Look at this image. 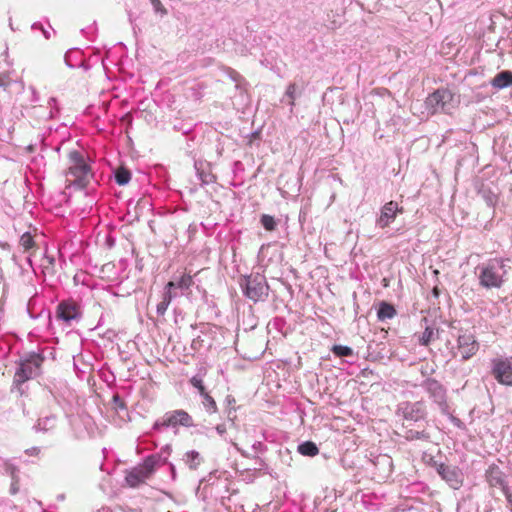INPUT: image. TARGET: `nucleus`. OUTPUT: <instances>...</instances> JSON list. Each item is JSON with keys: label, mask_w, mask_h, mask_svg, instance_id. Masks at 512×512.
Segmentation results:
<instances>
[{"label": "nucleus", "mask_w": 512, "mask_h": 512, "mask_svg": "<svg viewBox=\"0 0 512 512\" xmlns=\"http://www.w3.org/2000/svg\"><path fill=\"white\" fill-rule=\"evenodd\" d=\"M190 383L193 387L198 389L200 395H204L206 393V389L203 385V381L199 376H193L190 379Z\"/></svg>", "instance_id": "c756f323"}, {"label": "nucleus", "mask_w": 512, "mask_h": 512, "mask_svg": "<svg viewBox=\"0 0 512 512\" xmlns=\"http://www.w3.org/2000/svg\"><path fill=\"white\" fill-rule=\"evenodd\" d=\"M333 352L335 355L340 357H349L353 354V351L350 347L343 345H335L333 347Z\"/></svg>", "instance_id": "cd10ccee"}, {"label": "nucleus", "mask_w": 512, "mask_h": 512, "mask_svg": "<svg viewBox=\"0 0 512 512\" xmlns=\"http://www.w3.org/2000/svg\"><path fill=\"white\" fill-rule=\"evenodd\" d=\"M298 452L304 456H315L319 453V449L315 443L306 441L298 446Z\"/></svg>", "instance_id": "f3484780"}, {"label": "nucleus", "mask_w": 512, "mask_h": 512, "mask_svg": "<svg viewBox=\"0 0 512 512\" xmlns=\"http://www.w3.org/2000/svg\"><path fill=\"white\" fill-rule=\"evenodd\" d=\"M131 179V174L127 169L119 168L115 172V180L119 185H126Z\"/></svg>", "instance_id": "4be33fe9"}, {"label": "nucleus", "mask_w": 512, "mask_h": 512, "mask_svg": "<svg viewBox=\"0 0 512 512\" xmlns=\"http://www.w3.org/2000/svg\"><path fill=\"white\" fill-rule=\"evenodd\" d=\"M423 386L429 396L439 406L440 410L443 413H447L448 404L446 401V390L444 387L435 379H427Z\"/></svg>", "instance_id": "6e6552de"}, {"label": "nucleus", "mask_w": 512, "mask_h": 512, "mask_svg": "<svg viewBox=\"0 0 512 512\" xmlns=\"http://www.w3.org/2000/svg\"><path fill=\"white\" fill-rule=\"evenodd\" d=\"M437 472L441 478L453 489H459L463 483V476L460 469L456 466L439 464L437 465Z\"/></svg>", "instance_id": "9d476101"}, {"label": "nucleus", "mask_w": 512, "mask_h": 512, "mask_svg": "<svg viewBox=\"0 0 512 512\" xmlns=\"http://www.w3.org/2000/svg\"><path fill=\"white\" fill-rule=\"evenodd\" d=\"M230 444H232L233 446H236V443L233 441H230Z\"/></svg>", "instance_id": "a18cd8bd"}, {"label": "nucleus", "mask_w": 512, "mask_h": 512, "mask_svg": "<svg viewBox=\"0 0 512 512\" xmlns=\"http://www.w3.org/2000/svg\"><path fill=\"white\" fill-rule=\"evenodd\" d=\"M479 350V343L477 342L474 334L468 331H463L457 338V351L454 356L460 355L461 360L466 361L473 357Z\"/></svg>", "instance_id": "423d86ee"}, {"label": "nucleus", "mask_w": 512, "mask_h": 512, "mask_svg": "<svg viewBox=\"0 0 512 512\" xmlns=\"http://www.w3.org/2000/svg\"><path fill=\"white\" fill-rule=\"evenodd\" d=\"M150 1H151V4H152L155 12L161 13L163 15H165L167 13L166 9L164 8V6L162 5L160 0H150Z\"/></svg>", "instance_id": "72a5a7b5"}, {"label": "nucleus", "mask_w": 512, "mask_h": 512, "mask_svg": "<svg viewBox=\"0 0 512 512\" xmlns=\"http://www.w3.org/2000/svg\"><path fill=\"white\" fill-rule=\"evenodd\" d=\"M69 168L66 174L67 186H76L79 189L86 187L92 178L90 167L78 151L69 152Z\"/></svg>", "instance_id": "f03ea898"}, {"label": "nucleus", "mask_w": 512, "mask_h": 512, "mask_svg": "<svg viewBox=\"0 0 512 512\" xmlns=\"http://www.w3.org/2000/svg\"><path fill=\"white\" fill-rule=\"evenodd\" d=\"M487 478L492 486L502 485L503 479L498 468L492 467L488 471Z\"/></svg>", "instance_id": "aec40b11"}, {"label": "nucleus", "mask_w": 512, "mask_h": 512, "mask_svg": "<svg viewBox=\"0 0 512 512\" xmlns=\"http://www.w3.org/2000/svg\"><path fill=\"white\" fill-rule=\"evenodd\" d=\"M20 243L25 249H29L33 245V239L29 233H25L21 236Z\"/></svg>", "instance_id": "2f4dec72"}, {"label": "nucleus", "mask_w": 512, "mask_h": 512, "mask_svg": "<svg viewBox=\"0 0 512 512\" xmlns=\"http://www.w3.org/2000/svg\"><path fill=\"white\" fill-rule=\"evenodd\" d=\"M10 473H11V476H12V479H13V482L11 484V487H10V492L11 494H16L19 490V487H18V483H17V480H16V476H15V468L14 467H10Z\"/></svg>", "instance_id": "473e14b6"}, {"label": "nucleus", "mask_w": 512, "mask_h": 512, "mask_svg": "<svg viewBox=\"0 0 512 512\" xmlns=\"http://www.w3.org/2000/svg\"><path fill=\"white\" fill-rule=\"evenodd\" d=\"M147 472L140 468L134 469L126 476V482L131 487H136L148 479Z\"/></svg>", "instance_id": "4468645a"}, {"label": "nucleus", "mask_w": 512, "mask_h": 512, "mask_svg": "<svg viewBox=\"0 0 512 512\" xmlns=\"http://www.w3.org/2000/svg\"><path fill=\"white\" fill-rule=\"evenodd\" d=\"M506 261L502 258H494L479 265L477 267L479 284L486 289L500 288L510 268L506 265Z\"/></svg>", "instance_id": "f257e3e1"}, {"label": "nucleus", "mask_w": 512, "mask_h": 512, "mask_svg": "<svg viewBox=\"0 0 512 512\" xmlns=\"http://www.w3.org/2000/svg\"><path fill=\"white\" fill-rule=\"evenodd\" d=\"M56 102V99L55 98H51L50 101H49V104H54Z\"/></svg>", "instance_id": "79ce46f5"}, {"label": "nucleus", "mask_w": 512, "mask_h": 512, "mask_svg": "<svg viewBox=\"0 0 512 512\" xmlns=\"http://www.w3.org/2000/svg\"><path fill=\"white\" fill-rule=\"evenodd\" d=\"M56 419L54 416L51 417H45L42 419H39L36 428L41 431H48L55 426Z\"/></svg>", "instance_id": "b1692460"}, {"label": "nucleus", "mask_w": 512, "mask_h": 512, "mask_svg": "<svg viewBox=\"0 0 512 512\" xmlns=\"http://www.w3.org/2000/svg\"><path fill=\"white\" fill-rule=\"evenodd\" d=\"M226 402H227L228 405H232V404L235 403V399L232 396L228 395L226 397Z\"/></svg>", "instance_id": "58836bf2"}, {"label": "nucleus", "mask_w": 512, "mask_h": 512, "mask_svg": "<svg viewBox=\"0 0 512 512\" xmlns=\"http://www.w3.org/2000/svg\"><path fill=\"white\" fill-rule=\"evenodd\" d=\"M230 444H232L233 446H236V443L233 441H230Z\"/></svg>", "instance_id": "37998d69"}, {"label": "nucleus", "mask_w": 512, "mask_h": 512, "mask_svg": "<svg viewBox=\"0 0 512 512\" xmlns=\"http://www.w3.org/2000/svg\"><path fill=\"white\" fill-rule=\"evenodd\" d=\"M285 98L288 99V104L293 106L294 100L296 98V85L294 83L289 84V86L286 89L285 96L282 99V101H285Z\"/></svg>", "instance_id": "bb28decb"}, {"label": "nucleus", "mask_w": 512, "mask_h": 512, "mask_svg": "<svg viewBox=\"0 0 512 512\" xmlns=\"http://www.w3.org/2000/svg\"><path fill=\"white\" fill-rule=\"evenodd\" d=\"M261 224L268 231H272L276 227V222H275L274 218L270 215H262Z\"/></svg>", "instance_id": "c85d7f7f"}, {"label": "nucleus", "mask_w": 512, "mask_h": 512, "mask_svg": "<svg viewBox=\"0 0 512 512\" xmlns=\"http://www.w3.org/2000/svg\"><path fill=\"white\" fill-rule=\"evenodd\" d=\"M230 76L234 81H237L239 78V74L235 71H231Z\"/></svg>", "instance_id": "ea45409f"}, {"label": "nucleus", "mask_w": 512, "mask_h": 512, "mask_svg": "<svg viewBox=\"0 0 512 512\" xmlns=\"http://www.w3.org/2000/svg\"><path fill=\"white\" fill-rule=\"evenodd\" d=\"M244 295L253 302L264 301L268 297L269 286L263 275L245 276L240 281Z\"/></svg>", "instance_id": "7ed1b4c3"}, {"label": "nucleus", "mask_w": 512, "mask_h": 512, "mask_svg": "<svg viewBox=\"0 0 512 512\" xmlns=\"http://www.w3.org/2000/svg\"><path fill=\"white\" fill-rule=\"evenodd\" d=\"M434 338V329L426 326L425 331L423 332L422 336L420 337V344L427 346Z\"/></svg>", "instance_id": "a878e982"}, {"label": "nucleus", "mask_w": 512, "mask_h": 512, "mask_svg": "<svg viewBox=\"0 0 512 512\" xmlns=\"http://www.w3.org/2000/svg\"><path fill=\"white\" fill-rule=\"evenodd\" d=\"M491 85L497 89H504L512 86V72L505 70L498 73L492 80Z\"/></svg>", "instance_id": "ddd939ff"}, {"label": "nucleus", "mask_w": 512, "mask_h": 512, "mask_svg": "<svg viewBox=\"0 0 512 512\" xmlns=\"http://www.w3.org/2000/svg\"><path fill=\"white\" fill-rule=\"evenodd\" d=\"M43 360V357L36 353L29 354L22 359L14 375V384L21 385L38 376Z\"/></svg>", "instance_id": "39448f33"}, {"label": "nucleus", "mask_w": 512, "mask_h": 512, "mask_svg": "<svg viewBox=\"0 0 512 512\" xmlns=\"http://www.w3.org/2000/svg\"><path fill=\"white\" fill-rule=\"evenodd\" d=\"M202 397V404L208 413H216L217 405L215 400L206 392Z\"/></svg>", "instance_id": "5701e85b"}, {"label": "nucleus", "mask_w": 512, "mask_h": 512, "mask_svg": "<svg viewBox=\"0 0 512 512\" xmlns=\"http://www.w3.org/2000/svg\"><path fill=\"white\" fill-rule=\"evenodd\" d=\"M406 438L408 440L427 439L428 435L424 431H415L411 429L406 432Z\"/></svg>", "instance_id": "7c9ffc66"}, {"label": "nucleus", "mask_w": 512, "mask_h": 512, "mask_svg": "<svg viewBox=\"0 0 512 512\" xmlns=\"http://www.w3.org/2000/svg\"><path fill=\"white\" fill-rule=\"evenodd\" d=\"M492 374L499 383L512 385V363L510 361L506 359L492 360Z\"/></svg>", "instance_id": "1a4fd4ad"}, {"label": "nucleus", "mask_w": 512, "mask_h": 512, "mask_svg": "<svg viewBox=\"0 0 512 512\" xmlns=\"http://www.w3.org/2000/svg\"><path fill=\"white\" fill-rule=\"evenodd\" d=\"M2 280H3V271H2V269L0 268V283L2 282Z\"/></svg>", "instance_id": "a19ab883"}, {"label": "nucleus", "mask_w": 512, "mask_h": 512, "mask_svg": "<svg viewBox=\"0 0 512 512\" xmlns=\"http://www.w3.org/2000/svg\"><path fill=\"white\" fill-rule=\"evenodd\" d=\"M458 100L455 95L447 89H438L430 94L425 101L426 108L432 113H451L457 106Z\"/></svg>", "instance_id": "20e7f679"}, {"label": "nucleus", "mask_w": 512, "mask_h": 512, "mask_svg": "<svg viewBox=\"0 0 512 512\" xmlns=\"http://www.w3.org/2000/svg\"><path fill=\"white\" fill-rule=\"evenodd\" d=\"M58 316L64 321L68 322L76 317V311L71 306L60 304L58 307Z\"/></svg>", "instance_id": "a211bd4d"}, {"label": "nucleus", "mask_w": 512, "mask_h": 512, "mask_svg": "<svg viewBox=\"0 0 512 512\" xmlns=\"http://www.w3.org/2000/svg\"><path fill=\"white\" fill-rule=\"evenodd\" d=\"M173 294L171 291L169 290H166V292L164 293V296H163V299L162 301L157 305V313L159 315H164L172 298H173Z\"/></svg>", "instance_id": "412c9836"}, {"label": "nucleus", "mask_w": 512, "mask_h": 512, "mask_svg": "<svg viewBox=\"0 0 512 512\" xmlns=\"http://www.w3.org/2000/svg\"><path fill=\"white\" fill-rule=\"evenodd\" d=\"M395 315H396V310L391 304H389L387 302H382L380 304V307L377 312V316H378L379 320L384 321L386 319H391Z\"/></svg>", "instance_id": "dca6fc26"}, {"label": "nucleus", "mask_w": 512, "mask_h": 512, "mask_svg": "<svg viewBox=\"0 0 512 512\" xmlns=\"http://www.w3.org/2000/svg\"><path fill=\"white\" fill-rule=\"evenodd\" d=\"M193 280L189 275H183L178 281H170L166 285V289L171 291L172 288L187 290L192 285Z\"/></svg>", "instance_id": "2eb2a0df"}, {"label": "nucleus", "mask_w": 512, "mask_h": 512, "mask_svg": "<svg viewBox=\"0 0 512 512\" xmlns=\"http://www.w3.org/2000/svg\"><path fill=\"white\" fill-rule=\"evenodd\" d=\"M201 460V456L197 451H189L185 454V462L191 469L197 468Z\"/></svg>", "instance_id": "6ab92c4d"}, {"label": "nucleus", "mask_w": 512, "mask_h": 512, "mask_svg": "<svg viewBox=\"0 0 512 512\" xmlns=\"http://www.w3.org/2000/svg\"><path fill=\"white\" fill-rule=\"evenodd\" d=\"M403 209L399 207L397 202H387L380 211V215L376 220V224L380 228L389 226L396 218L398 213H402Z\"/></svg>", "instance_id": "9b49d317"}, {"label": "nucleus", "mask_w": 512, "mask_h": 512, "mask_svg": "<svg viewBox=\"0 0 512 512\" xmlns=\"http://www.w3.org/2000/svg\"><path fill=\"white\" fill-rule=\"evenodd\" d=\"M4 84L2 83V81L0 80V86H3Z\"/></svg>", "instance_id": "49530a36"}, {"label": "nucleus", "mask_w": 512, "mask_h": 512, "mask_svg": "<svg viewBox=\"0 0 512 512\" xmlns=\"http://www.w3.org/2000/svg\"><path fill=\"white\" fill-rule=\"evenodd\" d=\"M216 432L220 435V436H224V434L226 433V426L225 424H219L216 426Z\"/></svg>", "instance_id": "e433bc0d"}, {"label": "nucleus", "mask_w": 512, "mask_h": 512, "mask_svg": "<svg viewBox=\"0 0 512 512\" xmlns=\"http://www.w3.org/2000/svg\"><path fill=\"white\" fill-rule=\"evenodd\" d=\"M113 401L115 402V404L120 407V408H123L124 407V403L123 401L120 399L119 396H114L113 397Z\"/></svg>", "instance_id": "4c0bfd02"}, {"label": "nucleus", "mask_w": 512, "mask_h": 512, "mask_svg": "<svg viewBox=\"0 0 512 512\" xmlns=\"http://www.w3.org/2000/svg\"><path fill=\"white\" fill-rule=\"evenodd\" d=\"M403 416L406 420L419 421L425 416V406L422 402L405 403L402 407Z\"/></svg>", "instance_id": "f8f14e48"}, {"label": "nucleus", "mask_w": 512, "mask_h": 512, "mask_svg": "<svg viewBox=\"0 0 512 512\" xmlns=\"http://www.w3.org/2000/svg\"><path fill=\"white\" fill-rule=\"evenodd\" d=\"M177 425H181L184 427L193 426L192 417L184 410H175L169 413H166L161 421H157L154 424V428H159L160 426L164 427H175Z\"/></svg>", "instance_id": "0eeeda50"}, {"label": "nucleus", "mask_w": 512, "mask_h": 512, "mask_svg": "<svg viewBox=\"0 0 512 512\" xmlns=\"http://www.w3.org/2000/svg\"><path fill=\"white\" fill-rule=\"evenodd\" d=\"M32 29H34V30H36V29L41 30V32L43 33V35H44V37L46 39H50L51 38V33L48 30H46L41 23H34L32 25Z\"/></svg>", "instance_id": "f704fd0d"}, {"label": "nucleus", "mask_w": 512, "mask_h": 512, "mask_svg": "<svg viewBox=\"0 0 512 512\" xmlns=\"http://www.w3.org/2000/svg\"><path fill=\"white\" fill-rule=\"evenodd\" d=\"M156 463H157L156 458H154L153 456L147 457L143 463V466L140 467V469L142 471L147 472V476L149 477L151 475V473L153 472Z\"/></svg>", "instance_id": "393cba45"}, {"label": "nucleus", "mask_w": 512, "mask_h": 512, "mask_svg": "<svg viewBox=\"0 0 512 512\" xmlns=\"http://www.w3.org/2000/svg\"><path fill=\"white\" fill-rule=\"evenodd\" d=\"M230 444H232L233 446H236V443L233 441H230Z\"/></svg>", "instance_id": "c03bdc74"}, {"label": "nucleus", "mask_w": 512, "mask_h": 512, "mask_svg": "<svg viewBox=\"0 0 512 512\" xmlns=\"http://www.w3.org/2000/svg\"><path fill=\"white\" fill-rule=\"evenodd\" d=\"M199 177L203 184H209L213 182V176L210 174H204L203 172L199 173Z\"/></svg>", "instance_id": "c9c22d12"}]
</instances>
